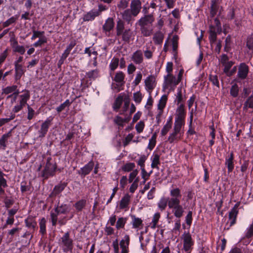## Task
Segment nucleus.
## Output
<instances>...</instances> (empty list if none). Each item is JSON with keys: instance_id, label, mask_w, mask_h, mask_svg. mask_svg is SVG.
Instances as JSON below:
<instances>
[{"instance_id": "nucleus-2", "label": "nucleus", "mask_w": 253, "mask_h": 253, "mask_svg": "<svg viewBox=\"0 0 253 253\" xmlns=\"http://www.w3.org/2000/svg\"><path fill=\"white\" fill-rule=\"evenodd\" d=\"M141 9V2L140 0H132L130 4V8L126 9L122 13L123 19L127 22L131 23L134 21Z\"/></svg>"}, {"instance_id": "nucleus-48", "label": "nucleus", "mask_w": 253, "mask_h": 253, "mask_svg": "<svg viewBox=\"0 0 253 253\" xmlns=\"http://www.w3.org/2000/svg\"><path fill=\"white\" fill-rule=\"evenodd\" d=\"M86 203L85 200H81L75 203L74 206L78 211H81L85 207Z\"/></svg>"}, {"instance_id": "nucleus-36", "label": "nucleus", "mask_w": 253, "mask_h": 253, "mask_svg": "<svg viewBox=\"0 0 253 253\" xmlns=\"http://www.w3.org/2000/svg\"><path fill=\"white\" fill-rule=\"evenodd\" d=\"M161 214L159 212H156L152 218V220L151 222L150 223L149 226L152 228V229H155L157 226V223L159 220V219L160 218Z\"/></svg>"}, {"instance_id": "nucleus-40", "label": "nucleus", "mask_w": 253, "mask_h": 253, "mask_svg": "<svg viewBox=\"0 0 253 253\" xmlns=\"http://www.w3.org/2000/svg\"><path fill=\"white\" fill-rule=\"evenodd\" d=\"M66 186V184L65 183H60L56 185L52 191V194L56 195L60 194Z\"/></svg>"}, {"instance_id": "nucleus-14", "label": "nucleus", "mask_w": 253, "mask_h": 253, "mask_svg": "<svg viewBox=\"0 0 253 253\" xmlns=\"http://www.w3.org/2000/svg\"><path fill=\"white\" fill-rule=\"evenodd\" d=\"M164 84L166 87L175 86L178 84V82L172 74H167L164 77Z\"/></svg>"}, {"instance_id": "nucleus-45", "label": "nucleus", "mask_w": 253, "mask_h": 253, "mask_svg": "<svg viewBox=\"0 0 253 253\" xmlns=\"http://www.w3.org/2000/svg\"><path fill=\"white\" fill-rule=\"evenodd\" d=\"M73 213H72L69 217H68L67 216H60V215L58 216V220L57 222L61 226L65 225L67 220H68L70 219H71L73 217Z\"/></svg>"}, {"instance_id": "nucleus-11", "label": "nucleus", "mask_w": 253, "mask_h": 253, "mask_svg": "<svg viewBox=\"0 0 253 253\" xmlns=\"http://www.w3.org/2000/svg\"><path fill=\"white\" fill-rule=\"evenodd\" d=\"M145 88L149 94H152L157 85L156 77L154 75L148 76L144 81Z\"/></svg>"}, {"instance_id": "nucleus-27", "label": "nucleus", "mask_w": 253, "mask_h": 253, "mask_svg": "<svg viewBox=\"0 0 253 253\" xmlns=\"http://www.w3.org/2000/svg\"><path fill=\"white\" fill-rule=\"evenodd\" d=\"M98 16H99L98 12L95 9H92L84 16L83 20L84 21H92Z\"/></svg>"}, {"instance_id": "nucleus-35", "label": "nucleus", "mask_w": 253, "mask_h": 253, "mask_svg": "<svg viewBox=\"0 0 253 253\" xmlns=\"http://www.w3.org/2000/svg\"><path fill=\"white\" fill-rule=\"evenodd\" d=\"M15 78L16 79H20L24 73L22 65L21 64H15Z\"/></svg>"}, {"instance_id": "nucleus-18", "label": "nucleus", "mask_w": 253, "mask_h": 253, "mask_svg": "<svg viewBox=\"0 0 253 253\" xmlns=\"http://www.w3.org/2000/svg\"><path fill=\"white\" fill-rule=\"evenodd\" d=\"M249 67L245 63H241L239 67L238 76L241 79H245L248 76Z\"/></svg>"}, {"instance_id": "nucleus-39", "label": "nucleus", "mask_w": 253, "mask_h": 253, "mask_svg": "<svg viewBox=\"0 0 253 253\" xmlns=\"http://www.w3.org/2000/svg\"><path fill=\"white\" fill-rule=\"evenodd\" d=\"M26 225L27 227L35 229L37 227L36 220L32 217H28L25 220Z\"/></svg>"}, {"instance_id": "nucleus-19", "label": "nucleus", "mask_w": 253, "mask_h": 253, "mask_svg": "<svg viewBox=\"0 0 253 253\" xmlns=\"http://www.w3.org/2000/svg\"><path fill=\"white\" fill-rule=\"evenodd\" d=\"M221 32L220 31V29L217 28L216 29H213L210 27L209 31V40L212 47H213V44L215 43L216 41L217 34H219Z\"/></svg>"}, {"instance_id": "nucleus-44", "label": "nucleus", "mask_w": 253, "mask_h": 253, "mask_svg": "<svg viewBox=\"0 0 253 253\" xmlns=\"http://www.w3.org/2000/svg\"><path fill=\"white\" fill-rule=\"evenodd\" d=\"M135 165L134 163L129 162L125 164L122 167V170L125 172H129L134 170Z\"/></svg>"}, {"instance_id": "nucleus-24", "label": "nucleus", "mask_w": 253, "mask_h": 253, "mask_svg": "<svg viewBox=\"0 0 253 253\" xmlns=\"http://www.w3.org/2000/svg\"><path fill=\"white\" fill-rule=\"evenodd\" d=\"M115 23L113 18H108L103 25V30L105 33L109 32L114 27Z\"/></svg>"}, {"instance_id": "nucleus-37", "label": "nucleus", "mask_w": 253, "mask_h": 253, "mask_svg": "<svg viewBox=\"0 0 253 253\" xmlns=\"http://www.w3.org/2000/svg\"><path fill=\"white\" fill-rule=\"evenodd\" d=\"M168 101V96L166 94L163 95L159 100L158 105L157 108L161 109H164L166 106L167 102Z\"/></svg>"}, {"instance_id": "nucleus-33", "label": "nucleus", "mask_w": 253, "mask_h": 253, "mask_svg": "<svg viewBox=\"0 0 253 253\" xmlns=\"http://www.w3.org/2000/svg\"><path fill=\"white\" fill-rule=\"evenodd\" d=\"M84 53L87 54L88 56H90L91 54H93L94 55L92 64L94 67H96L97 66V55H98L97 52L95 50L92 51L90 49V47H86L84 49Z\"/></svg>"}, {"instance_id": "nucleus-1", "label": "nucleus", "mask_w": 253, "mask_h": 253, "mask_svg": "<svg viewBox=\"0 0 253 253\" xmlns=\"http://www.w3.org/2000/svg\"><path fill=\"white\" fill-rule=\"evenodd\" d=\"M181 197L180 189L179 188H173L169 191V197H162L157 204L159 209L161 211L165 210L168 206L173 215L177 218L173 228L175 230L180 229L181 224L179 219L183 216L186 209L185 205L181 204Z\"/></svg>"}, {"instance_id": "nucleus-59", "label": "nucleus", "mask_w": 253, "mask_h": 253, "mask_svg": "<svg viewBox=\"0 0 253 253\" xmlns=\"http://www.w3.org/2000/svg\"><path fill=\"white\" fill-rule=\"evenodd\" d=\"M47 41V40L46 37H41L37 42L33 44V46L35 47L41 46L42 44L46 43Z\"/></svg>"}, {"instance_id": "nucleus-9", "label": "nucleus", "mask_w": 253, "mask_h": 253, "mask_svg": "<svg viewBox=\"0 0 253 253\" xmlns=\"http://www.w3.org/2000/svg\"><path fill=\"white\" fill-rule=\"evenodd\" d=\"M186 116V111L184 103L177 106L175 111L174 124L185 125V120Z\"/></svg>"}, {"instance_id": "nucleus-6", "label": "nucleus", "mask_w": 253, "mask_h": 253, "mask_svg": "<svg viewBox=\"0 0 253 253\" xmlns=\"http://www.w3.org/2000/svg\"><path fill=\"white\" fill-rule=\"evenodd\" d=\"M70 207L69 205L62 204L60 206H57L50 212V217L52 222V225L55 226L57 223L58 216L61 214H67L70 211Z\"/></svg>"}, {"instance_id": "nucleus-49", "label": "nucleus", "mask_w": 253, "mask_h": 253, "mask_svg": "<svg viewBox=\"0 0 253 253\" xmlns=\"http://www.w3.org/2000/svg\"><path fill=\"white\" fill-rule=\"evenodd\" d=\"M119 60L117 58L114 57L109 65V68L112 71L116 69L119 65Z\"/></svg>"}, {"instance_id": "nucleus-54", "label": "nucleus", "mask_w": 253, "mask_h": 253, "mask_svg": "<svg viewBox=\"0 0 253 253\" xmlns=\"http://www.w3.org/2000/svg\"><path fill=\"white\" fill-rule=\"evenodd\" d=\"M239 87L236 84L232 85L230 89V94L234 97H236L238 95Z\"/></svg>"}, {"instance_id": "nucleus-41", "label": "nucleus", "mask_w": 253, "mask_h": 253, "mask_svg": "<svg viewBox=\"0 0 253 253\" xmlns=\"http://www.w3.org/2000/svg\"><path fill=\"white\" fill-rule=\"evenodd\" d=\"M145 49L144 50L143 52L145 57L147 59H151L153 56V52L154 51V48L145 46Z\"/></svg>"}, {"instance_id": "nucleus-51", "label": "nucleus", "mask_w": 253, "mask_h": 253, "mask_svg": "<svg viewBox=\"0 0 253 253\" xmlns=\"http://www.w3.org/2000/svg\"><path fill=\"white\" fill-rule=\"evenodd\" d=\"M16 88H17V86L15 85L7 86L2 89V93L8 94L12 93L14 91H16Z\"/></svg>"}, {"instance_id": "nucleus-31", "label": "nucleus", "mask_w": 253, "mask_h": 253, "mask_svg": "<svg viewBox=\"0 0 253 253\" xmlns=\"http://www.w3.org/2000/svg\"><path fill=\"white\" fill-rule=\"evenodd\" d=\"M11 46L14 52H18L22 55L25 52V47L22 45H19L16 40H14V42L11 44Z\"/></svg>"}, {"instance_id": "nucleus-26", "label": "nucleus", "mask_w": 253, "mask_h": 253, "mask_svg": "<svg viewBox=\"0 0 253 253\" xmlns=\"http://www.w3.org/2000/svg\"><path fill=\"white\" fill-rule=\"evenodd\" d=\"M131 198V196L128 194H126L125 196L122 198L120 203L119 207L121 209H126L128 207V205L130 203V200Z\"/></svg>"}, {"instance_id": "nucleus-30", "label": "nucleus", "mask_w": 253, "mask_h": 253, "mask_svg": "<svg viewBox=\"0 0 253 253\" xmlns=\"http://www.w3.org/2000/svg\"><path fill=\"white\" fill-rule=\"evenodd\" d=\"M94 167V163L93 162L91 161L85 165L83 168L81 169V174L85 176L88 174L91 170Z\"/></svg>"}, {"instance_id": "nucleus-17", "label": "nucleus", "mask_w": 253, "mask_h": 253, "mask_svg": "<svg viewBox=\"0 0 253 253\" xmlns=\"http://www.w3.org/2000/svg\"><path fill=\"white\" fill-rule=\"evenodd\" d=\"M225 165L227 167L228 172H231L234 168V154L231 152L225 157Z\"/></svg>"}, {"instance_id": "nucleus-34", "label": "nucleus", "mask_w": 253, "mask_h": 253, "mask_svg": "<svg viewBox=\"0 0 253 253\" xmlns=\"http://www.w3.org/2000/svg\"><path fill=\"white\" fill-rule=\"evenodd\" d=\"M152 26H140L142 35L144 37H149L153 33Z\"/></svg>"}, {"instance_id": "nucleus-64", "label": "nucleus", "mask_w": 253, "mask_h": 253, "mask_svg": "<svg viewBox=\"0 0 253 253\" xmlns=\"http://www.w3.org/2000/svg\"><path fill=\"white\" fill-rule=\"evenodd\" d=\"M246 46L250 50H253V36L251 35L247 39Z\"/></svg>"}, {"instance_id": "nucleus-60", "label": "nucleus", "mask_w": 253, "mask_h": 253, "mask_svg": "<svg viewBox=\"0 0 253 253\" xmlns=\"http://www.w3.org/2000/svg\"><path fill=\"white\" fill-rule=\"evenodd\" d=\"M178 37L177 36H174L172 39V45L173 51L176 53L178 48Z\"/></svg>"}, {"instance_id": "nucleus-42", "label": "nucleus", "mask_w": 253, "mask_h": 253, "mask_svg": "<svg viewBox=\"0 0 253 253\" xmlns=\"http://www.w3.org/2000/svg\"><path fill=\"white\" fill-rule=\"evenodd\" d=\"M125 26L124 22L121 20L117 22L116 26V34L117 36H120L122 35L124 30Z\"/></svg>"}, {"instance_id": "nucleus-52", "label": "nucleus", "mask_w": 253, "mask_h": 253, "mask_svg": "<svg viewBox=\"0 0 253 253\" xmlns=\"http://www.w3.org/2000/svg\"><path fill=\"white\" fill-rule=\"evenodd\" d=\"M175 102H176L177 106L180 105L181 103H184L181 89H179L176 93Z\"/></svg>"}, {"instance_id": "nucleus-21", "label": "nucleus", "mask_w": 253, "mask_h": 253, "mask_svg": "<svg viewBox=\"0 0 253 253\" xmlns=\"http://www.w3.org/2000/svg\"><path fill=\"white\" fill-rule=\"evenodd\" d=\"M152 162L151 167L152 169H159V166L160 165V156L158 154L153 153L151 157Z\"/></svg>"}, {"instance_id": "nucleus-13", "label": "nucleus", "mask_w": 253, "mask_h": 253, "mask_svg": "<svg viewBox=\"0 0 253 253\" xmlns=\"http://www.w3.org/2000/svg\"><path fill=\"white\" fill-rule=\"evenodd\" d=\"M240 206V203L236 204L234 207L229 212L228 223L231 227L236 223L237 215L239 213L238 207Z\"/></svg>"}, {"instance_id": "nucleus-7", "label": "nucleus", "mask_w": 253, "mask_h": 253, "mask_svg": "<svg viewBox=\"0 0 253 253\" xmlns=\"http://www.w3.org/2000/svg\"><path fill=\"white\" fill-rule=\"evenodd\" d=\"M57 166L55 162L52 161L50 157L47 158L46 163L42 171V176L44 179H47L55 175Z\"/></svg>"}, {"instance_id": "nucleus-43", "label": "nucleus", "mask_w": 253, "mask_h": 253, "mask_svg": "<svg viewBox=\"0 0 253 253\" xmlns=\"http://www.w3.org/2000/svg\"><path fill=\"white\" fill-rule=\"evenodd\" d=\"M132 32H131L130 29H126L125 30L122 35V40L126 42H128L129 40L131 37Z\"/></svg>"}, {"instance_id": "nucleus-56", "label": "nucleus", "mask_w": 253, "mask_h": 253, "mask_svg": "<svg viewBox=\"0 0 253 253\" xmlns=\"http://www.w3.org/2000/svg\"><path fill=\"white\" fill-rule=\"evenodd\" d=\"M33 35L31 37V40H34L37 38H41L42 37H45L43 36L44 32L43 31H39L35 30H33Z\"/></svg>"}, {"instance_id": "nucleus-3", "label": "nucleus", "mask_w": 253, "mask_h": 253, "mask_svg": "<svg viewBox=\"0 0 253 253\" xmlns=\"http://www.w3.org/2000/svg\"><path fill=\"white\" fill-rule=\"evenodd\" d=\"M20 100L19 102L16 104L12 109V112L14 114H12L9 118H6L8 120V122L15 118V113L19 112L21 111L25 105L27 104L28 100L30 98V92L28 90L23 91V94L20 95Z\"/></svg>"}, {"instance_id": "nucleus-22", "label": "nucleus", "mask_w": 253, "mask_h": 253, "mask_svg": "<svg viewBox=\"0 0 253 253\" xmlns=\"http://www.w3.org/2000/svg\"><path fill=\"white\" fill-rule=\"evenodd\" d=\"M172 125V117H169L166 123L162 128L161 133L163 136H165L169 130L171 128Z\"/></svg>"}, {"instance_id": "nucleus-57", "label": "nucleus", "mask_w": 253, "mask_h": 253, "mask_svg": "<svg viewBox=\"0 0 253 253\" xmlns=\"http://www.w3.org/2000/svg\"><path fill=\"white\" fill-rule=\"evenodd\" d=\"M253 108V95L250 96L244 103V108Z\"/></svg>"}, {"instance_id": "nucleus-46", "label": "nucleus", "mask_w": 253, "mask_h": 253, "mask_svg": "<svg viewBox=\"0 0 253 253\" xmlns=\"http://www.w3.org/2000/svg\"><path fill=\"white\" fill-rule=\"evenodd\" d=\"M98 74L99 70L98 69H95L87 72L86 76L90 80H95L98 77Z\"/></svg>"}, {"instance_id": "nucleus-47", "label": "nucleus", "mask_w": 253, "mask_h": 253, "mask_svg": "<svg viewBox=\"0 0 253 253\" xmlns=\"http://www.w3.org/2000/svg\"><path fill=\"white\" fill-rule=\"evenodd\" d=\"M40 224V232L44 235L46 234V220L44 218H42L39 223Z\"/></svg>"}, {"instance_id": "nucleus-32", "label": "nucleus", "mask_w": 253, "mask_h": 253, "mask_svg": "<svg viewBox=\"0 0 253 253\" xmlns=\"http://www.w3.org/2000/svg\"><path fill=\"white\" fill-rule=\"evenodd\" d=\"M125 74L122 71H119L116 73L113 80L116 83L124 84L125 83Z\"/></svg>"}, {"instance_id": "nucleus-20", "label": "nucleus", "mask_w": 253, "mask_h": 253, "mask_svg": "<svg viewBox=\"0 0 253 253\" xmlns=\"http://www.w3.org/2000/svg\"><path fill=\"white\" fill-rule=\"evenodd\" d=\"M129 244V237L126 235L120 243V247L122 249L121 253H128V245Z\"/></svg>"}, {"instance_id": "nucleus-62", "label": "nucleus", "mask_w": 253, "mask_h": 253, "mask_svg": "<svg viewBox=\"0 0 253 253\" xmlns=\"http://www.w3.org/2000/svg\"><path fill=\"white\" fill-rule=\"evenodd\" d=\"M234 64V62L232 61H229L227 62H224V64L223 65L224 67L223 71L227 75V73L229 72V70L231 68V67Z\"/></svg>"}, {"instance_id": "nucleus-12", "label": "nucleus", "mask_w": 253, "mask_h": 253, "mask_svg": "<svg viewBox=\"0 0 253 253\" xmlns=\"http://www.w3.org/2000/svg\"><path fill=\"white\" fill-rule=\"evenodd\" d=\"M182 239L183 240V249L187 253H190L192 247L194 245L191 235L189 232H184L182 235Z\"/></svg>"}, {"instance_id": "nucleus-16", "label": "nucleus", "mask_w": 253, "mask_h": 253, "mask_svg": "<svg viewBox=\"0 0 253 253\" xmlns=\"http://www.w3.org/2000/svg\"><path fill=\"white\" fill-rule=\"evenodd\" d=\"M131 59L135 64H141L142 63L144 58L142 50L138 49L134 52L131 55Z\"/></svg>"}, {"instance_id": "nucleus-63", "label": "nucleus", "mask_w": 253, "mask_h": 253, "mask_svg": "<svg viewBox=\"0 0 253 253\" xmlns=\"http://www.w3.org/2000/svg\"><path fill=\"white\" fill-rule=\"evenodd\" d=\"M70 105V102L69 100H66L64 103L61 104L59 106L57 107L56 110L58 113L61 112L63 111L65 107L69 106Z\"/></svg>"}, {"instance_id": "nucleus-29", "label": "nucleus", "mask_w": 253, "mask_h": 253, "mask_svg": "<svg viewBox=\"0 0 253 253\" xmlns=\"http://www.w3.org/2000/svg\"><path fill=\"white\" fill-rule=\"evenodd\" d=\"M220 0H212L211 2V14L213 17L215 15L219 9Z\"/></svg>"}, {"instance_id": "nucleus-15", "label": "nucleus", "mask_w": 253, "mask_h": 253, "mask_svg": "<svg viewBox=\"0 0 253 253\" xmlns=\"http://www.w3.org/2000/svg\"><path fill=\"white\" fill-rule=\"evenodd\" d=\"M52 120V118H48L42 124L41 129L39 131L40 136L43 137L46 134Z\"/></svg>"}, {"instance_id": "nucleus-4", "label": "nucleus", "mask_w": 253, "mask_h": 253, "mask_svg": "<svg viewBox=\"0 0 253 253\" xmlns=\"http://www.w3.org/2000/svg\"><path fill=\"white\" fill-rule=\"evenodd\" d=\"M20 100L19 102L16 104L12 109V112L14 114H12L9 118H6L8 120V122L15 118V113L19 112L21 111L25 105L27 104L28 100L30 98V92L28 90L23 91V94L20 95Z\"/></svg>"}, {"instance_id": "nucleus-50", "label": "nucleus", "mask_w": 253, "mask_h": 253, "mask_svg": "<svg viewBox=\"0 0 253 253\" xmlns=\"http://www.w3.org/2000/svg\"><path fill=\"white\" fill-rule=\"evenodd\" d=\"M17 19H18V17L16 15L10 17L8 20H7L6 21L3 22V23L2 24L3 27H4V28L7 27L9 26L10 25L15 23L16 21V20H17Z\"/></svg>"}, {"instance_id": "nucleus-28", "label": "nucleus", "mask_w": 253, "mask_h": 253, "mask_svg": "<svg viewBox=\"0 0 253 253\" xmlns=\"http://www.w3.org/2000/svg\"><path fill=\"white\" fill-rule=\"evenodd\" d=\"M164 36L160 31L156 32L153 37V40L155 44H161L164 40Z\"/></svg>"}, {"instance_id": "nucleus-25", "label": "nucleus", "mask_w": 253, "mask_h": 253, "mask_svg": "<svg viewBox=\"0 0 253 253\" xmlns=\"http://www.w3.org/2000/svg\"><path fill=\"white\" fill-rule=\"evenodd\" d=\"M131 117L130 116L126 117L125 119L122 118L119 116L115 117L114 120V123L121 127H123L125 123H128L130 120Z\"/></svg>"}, {"instance_id": "nucleus-61", "label": "nucleus", "mask_w": 253, "mask_h": 253, "mask_svg": "<svg viewBox=\"0 0 253 253\" xmlns=\"http://www.w3.org/2000/svg\"><path fill=\"white\" fill-rule=\"evenodd\" d=\"M145 123L143 121H140L135 126V129L138 133H141L144 128Z\"/></svg>"}, {"instance_id": "nucleus-58", "label": "nucleus", "mask_w": 253, "mask_h": 253, "mask_svg": "<svg viewBox=\"0 0 253 253\" xmlns=\"http://www.w3.org/2000/svg\"><path fill=\"white\" fill-rule=\"evenodd\" d=\"M147 159V157L145 155H142L138 160L137 163L138 166L141 168V169H145V162Z\"/></svg>"}, {"instance_id": "nucleus-8", "label": "nucleus", "mask_w": 253, "mask_h": 253, "mask_svg": "<svg viewBox=\"0 0 253 253\" xmlns=\"http://www.w3.org/2000/svg\"><path fill=\"white\" fill-rule=\"evenodd\" d=\"M59 244L63 251L65 253L72 250L73 248V240L70 238V233L69 232L65 233L60 238Z\"/></svg>"}, {"instance_id": "nucleus-55", "label": "nucleus", "mask_w": 253, "mask_h": 253, "mask_svg": "<svg viewBox=\"0 0 253 253\" xmlns=\"http://www.w3.org/2000/svg\"><path fill=\"white\" fill-rule=\"evenodd\" d=\"M126 220L125 218H119L116 225V227L117 228V229H119L120 228H123L125 226V225L126 223Z\"/></svg>"}, {"instance_id": "nucleus-38", "label": "nucleus", "mask_w": 253, "mask_h": 253, "mask_svg": "<svg viewBox=\"0 0 253 253\" xmlns=\"http://www.w3.org/2000/svg\"><path fill=\"white\" fill-rule=\"evenodd\" d=\"M11 136V131H10L8 133L2 135L1 137L0 138V146H2L3 149L6 147V142Z\"/></svg>"}, {"instance_id": "nucleus-23", "label": "nucleus", "mask_w": 253, "mask_h": 253, "mask_svg": "<svg viewBox=\"0 0 253 253\" xmlns=\"http://www.w3.org/2000/svg\"><path fill=\"white\" fill-rule=\"evenodd\" d=\"M132 219L131 224L133 228L140 229L143 227V221L139 217H136L135 215H131Z\"/></svg>"}, {"instance_id": "nucleus-10", "label": "nucleus", "mask_w": 253, "mask_h": 253, "mask_svg": "<svg viewBox=\"0 0 253 253\" xmlns=\"http://www.w3.org/2000/svg\"><path fill=\"white\" fill-rule=\"evenodd\" d=\"M146 9V8L144 7L143 10L145 15L142 17L137 22V24L140 26H152L153 23L155 20L153 14H148Z\"/></svg>"}, {"instance_id": "nucleus-53", "label": "nucleus", "mask_w": 253, "mask_h": 253, "mask_svg": "<svg viewBox=\"0 0 253 253\" xmlns=\"http://www.w3.org/2000/svg\"><path fill=\"white\" fill-rule=\"evenodd\" d=\"M7 186L6 180L4 177H0V194H3L4 193V190L3 188Z\"/></svg>"}, {"instance_id": "nucleus-5", "label": "nucleus", "mask_w": 253, "mask_h": 253, "mask_svg": "<svg viewBox=\"0 0 253 253\" xmlns=\"http://www.w3.org/2000/svg\"><path fill=\"white\" fill-rule=\"evenodd\" d=\"M184 126L174 123L173 129L168 139L169 143H176L182 139L184 134Z\"/></svg>"}]
</instances>
